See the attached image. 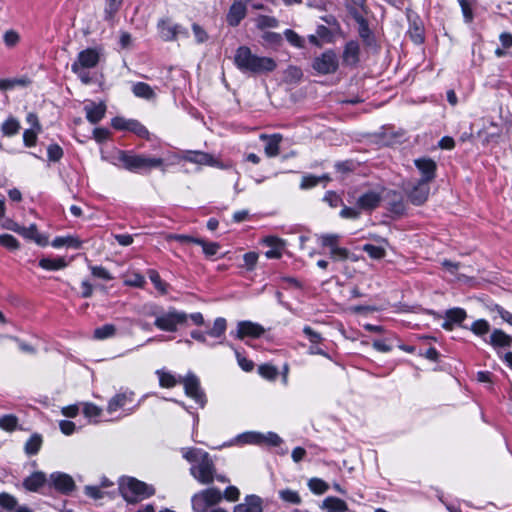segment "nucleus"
<instances>
[{"label":"nucleus","mask_w":512,"mask_h":512,"mask_svg":"<svg viewBox=\"0 0 512 512\" xmlns=\"http://www.w3.org/2000/svg\"><path fill=\"white\" fill-rule=\"evenodd\" d=\"M308 487L317 495L324 494L329 489V485L320 478H311L308 481Z\"/></svg>","instance_id":"obj_38"},{"label":"nucleus","mask_w":512,"mask_h":512,"mask_svg":"<svg viewBox=\"0 0 512 512\" xmlns=\"http://www.w3.org/2000/svg\"><path fill=\"white\" fill-rule=\"evenodd\" d=\"M181 383L184 385L185 394L199 404L200 407H204L206 404V397L197 376L193 373H188L183 377Z\"/></svg>","instance_id":"obj_9"},{"label":"nucleus","mask_w":512,"mask_h":512,"mask_svg":"<svg viewBox=\"0 0 512 512\" xmlns=\"http://www.w3.org/2000/svg\"><path fill=\"white\" fill-rule=\"evenodd\" d=\"M157 27L159 35L164 41L175 40L178 35L188 37V31L185 28L178 24H172L169 20H160Z\"/></svg>","instance_id":"obj_12"},{"label":"nucleus","mask_w":512,"mask_h":512,"mask_svg":"<svg viewBox=\"0 0 512 512\" xmlns=\"http://www.w3.org/2000/svg\"><path fill=\"white\" fill-rule=\"evenodd\" d=\"M181 454L191 464L190 474L195 480L204 485L213 483L216 468L208 452L199 448L186 447L181 449Z\"/></svg>","instance_id":"obj_1"},{"label":"nucleus","mask_w":512,"mask_h":512,"mask_svg":"<svg viewBox=\"0 0 512 512\" xmlns=\"http://www.w3.org/2000/svg\"><path fill=\"white\" fill-rule=\"evenodd\" d=\"M488 343L495 349L510 348L512 346V336L501 329H494Z\"/></svg>","instance_id":"obj_21"},{"label":"nucleus","mask_w":512,"mask_h":512,"mask_svg":"<svg viewBox=\"0 0 512 512\" xmlns=\"http://www.w3.org/2000/svg\"><path fill=\"white\" fill-rule=\"evenodd\" d=\"M404 190L414 205H421L428 199L430 183L421 180L409 182Z\"/></svg>","instance_id":"obj_8"},{"label":"nucleus","mask_w":512,"mask_h":512,"mask_svg":"<svg viewBox=\"0 0 512 512\" xmlns=\"http://www.w3.org/2000/svg\"><path fill=\"white\" fill-rule=\"evenodd\" d=\"M84 110L86 112L87 120L92 124H96L104 117L106 105L103 102H90L85 105Z\"/></svg>","instance_id":"obj_19"},{"label":"nucleus","mask_w":512,"mask_h":512,"mask_svg":"<svg viewBox=\"0 0 512 512\" xmlns=\"http://www.w3.org/2000/svg\"><path fill=\"white\" fill-rule=\"evenodd\" d=\"M317 241L322 247L329 248L330 251L339 246L340 235L336 233L320 234L317 235Z\"/></svg>","instance_id":"obj_32"},{"label":"nucleus","mask_w":512,"mask_h":512,"mask_svg":"<svg viewBox=\"0 0 512 512\" xmlns=\"http://www.w3.org/2000/svg\"><path fill=\"white\" fill-rule=\"evenodd\" d=\"M360 48L359 44L355 41H350L345 45L343 51V62L349 66H355L359 61Z\"/></svg>","instance_id":"obj_22"},{"label":"nucleus","mask_w":512,"mask_h":512,"mask_svg":"<svg viewBox=\"0 0 512 512\" xmlns=\"http://www.w3.org/2000/svg\"><path fill=\"white\" fill-rule=\"evenodd\" d=\"M312 66L319 74H333L337 71L339 66L338 57L332 50L325 51L314 59Z\"/></svg>","instance_id":"obj_7"},{"label":"nucleus","mask_w":512,"mask_h":512,"mask_svg":"<svg viewBox=\"0 0 512 512\" xmlns=\"http://www.w3.org/2000/svg\"><path fill=\"white\" fill-rule=\"evenodd\" d=\"M262 499L256 495L246 496L244 502L234 507V512H262Z\"/></svg>","instance_id":"obj_20"},{"label":"nucleus","mask_w":512,"mask_h":512,"mask_svg":"<svg viewBox=\"0 0 512 512\" xmlns=\"http://www.w3.org/2000/svg\"><path fill=\"white\" fill-rule=\"evenodd\" d=\"M256 25L259 29L275 28L278 26V20L267 15H260L256 18Z\"/></svg>","instance_id":"obj_44"},{"label":"nucleus","mask_w":512,"mask_h":512,"mask_svg":"<svg viewBox=\"0 0 512 512\" xmlns=\"http://www.w3.org/2000/svg\"><path fill=\"white\" fill-rule=\"evenodd\" d=\"M303 333L307 336L311 345L320 344L323 340L322 336L318 332L314 331L310 326H305L303 328Z\"/></svg>","instance_id":"obj_59"},{"label":"nucleus","mask_w":512,"mask_h":512,"mask_svg":"<svg viewBox=\"0 0 512 512\" xmlns=\"http://www.w3.org/2000/svg\"><path fill=\"white\" fill-rule=\"evenodd\" d=\"M235 442L241 444H262L263 434L257 432H245L238 435Z\"/></svg>","instance_id":"obj_34"},{"label":"nucleus","mask_w":512,"mask_h":512,"mask_svg":"<svg viewBox=\"0 0 512 512\" xmlns=\"http://www.w3.org/2000/svg\"><path fill=\"white\" fill-rule=\"evenodd\" d=\"M464 17L465 22L469 23L473 20V2L474 0H457Z\"/></svg>","instance_id":"obj_45"},{"label":"nucleus","mask_w":512,"mask_h":512,"mask_svg":"<svg viewBox=\"0 0 512 512\" xmlns=\"http://www.w3.org/2000/svg\"><path fill=\"white\" fill-rule=\"evenodd\" d=\"M279 498L288 504L292 505H300L302 503V498L300 494L292 489L286 488L279 490L278 492Z\"/></svg>","instance_id":"obj_33"},{"label":"nucleus","mask_w":512,"mask_h":512,"mask_svg":"<svg viewBox=\"0 0 512 512\" xmlns=\"http://www.w3.org/2000/svg\"><path fill=\"white\" fill-rule=\"evenodd\" d=\"M265 329L258 323L251 321H241L237 324V338L243 339L245 337L258 338L263 335Z\"/></svg>","instance_id":"obj_17"},{"label":"nucleus","mask_w":512,"mask_h":512,"mask_svg":"<svg viewBox=\"0 0 512 512\" xmlns=\"http://www.w3.org/2000/svg\"><path fill=\"white\" fill-rule=\"evenodd\" d=\"M261 139L266 141L265 153L268 157H275L279 154V145L282 140L280 134H273L271 136L261 135Z\"/></svg>","instance_id":"obj_24"},{"label":"nucleus","mask_w":512,"mask_h":512,"mask_svg":"<svg viewBox=\"0 0 512 512\" xmlns=\"http://www.w3.org/2000/svg\"><path fill=\"white\" fill-rule=\"evenodd\" d=\"M39 266L45 270H60L67 266V262L63 257L58 258H42Z\"/></svg>","instance_id":"obj_31"},{"label":"nucleus","mask_w":512,"mask_h":512,"mask_svg":"<svg viewBox=\"0 0 512 512\" xmlns=\"http://www.w3.org/2000/svg\"><path fill=\"white\" fill-rule=\"evenodd\" d=\"M188 314L170 307L167 311L155 314L154 325L162 331L176 332L178 327L186 325Z\"/></svg>","instance_id":"obj_5"},{"label":"nucleus","mask_w":512,"mask_h":512,"mask_svg":"<svg viewBox=\"0 0 512 512\" xmlns=\"http://www.w3.org/2000/svg\"><path fill=\"white\" fill-rule=\"evenodd\" d=\"M222 499L220 490L208 488L193 495L191 502L194 512H206L209 507L218 504Z\"/></svg>","instance_id":"obj_6"},{"label":"nucleus","mask_w":512,"mask_h":512,"mask_svg":"<svg viewBox=\"0 0 512 512\" xmlns=\"http://www.w3.org/2000/svg\"><path fill=\"white\" fill-rule=\"evenodd\" d=\"M19 34L14 30L6 31L4 34V43L8 47H13L19 42Z\"/></svg>","instance_id":"obj_64"},{"label":"nucleus","mask_w":512,"mask_h":512,"mask_svg":"<svg viewBox=\"0 0 512 512\" xmlns=\"http://www.w3.org/2000/svg\"><path fill=\"white\" fill-rule=\"evenodd\" d=\"M149 278L151 282L154 284L155 288L161 293H167V284L163 282L160 278V275L155 270L149 271Z\"/></svg>","instance_id":"obj_49"},{"label":"nucleus","mask_w":512,"mask_h":512,"mask_svg":"<svg viewBox=\"0 0 512 512\" xmlns=\"http://www.w3.org/2000/svg\"><path fill=\"white\" fill-rule=\"evenodd\" d=\"M470 330L477 336H484L490 331V324L485 319H478L472 323Z\"/></svg>","instance_id":"obj_41"},{"label":"nucleus","mask_w":512,"mask_h":512,"mask_svg":"<svg viewBox=\"0 0 512 512\" xmlns=\"http://www.w3.org/2000/svg\"><path fill=\"white\" fill-rule=\"evenodd\" d=\"M258 257L259 255L256 252H248L244 254L243 260L245 268L249 271H252L257 264Z\"/></svg>","instance_id":"obj_57"},{"label":"nucleus","mask_w":512,"mask_h":512,"mask_svg":"<svg viewBox=\"0 0 512 512\" xmlns=\"http://www.w3.org/2000/svg\"><path fill=\"white\" fill-rule=\"evenodd\" d=\"M134 394L132 392H123L118 393L113 396L107 405V412L109 414H113L119 410H123L124 413L121 416H127L131 414V409H126V407L133 402Z\"/></svg>","instance_id":"obj_11"},{"label":"nucleus","mask_w":512,"mask_h":512,"mask_svg":"<svg viewBox=\"0 0 512 512\" xmlns=\"http://www.w3.org/2000/svg\"><path fill=\"white\" fill-rule=\"evenodd\" d=\"M323 200L326 203H328V205L330 207H333V208L339 206L342 203V199L340 198V196L333 191H328L325 194Z\"/></svg>","instance_id":"obj_63"},{"label":"nucleus","mask_w":512,"mask_h":512,"mask_svg":"<svg viewBox=\"0 0 512 512\" xmlns=\"http://www.w3.org/2000/svg\"><path fill=\"white\" fill-rule=\"evenodd\" d=\"M156 374L159 378V384L163 388H172L176 386L178 383H181L182 377L177 378L172 373L165 371L164 369L157 370Z\"/></svg>","instance_id":"obj_28"},{"label":"nucleus","mask_w":512,"mask_h":512,"mask_svg":"<svg viewBox=\"0 0 512 512\" xmlns=\"http://www.w3.org/2000/svg\"><path fill=\"white\" fill-rule=\"evenodd\" d=\"M42 445V437L38 434L32 435L25 443V452L28 455H35L38 453Z\"/></svg>","instance_id":"obj_35"},{"label":"nucleus","mask_w":512,"mask_h":512,"mask_svg":"<svg viewBox=\"0 0 512 512\" xmlns=\"http://www.w3.org/2000/svg\"><path fill=\"white\" fill-rule=\"evenodd\" d=\"M116 334V327L113 324H105L94 330V338L104 340L113 337Z\"/></svg>","instance_id":"obj_36"},{"label":"nucleus","mask_w":512,"mask_h":512,"mask_svg":"<svg viewBox=\"0 0 512 512\" xmlns=\"http://www.w3.org/2000/svg\"><path fill=\"white\" fill-rule=\"evenodd\" d=\"M20 129V124L15 118H8L2 124V132L5 136H13L18 133Z\"/></svg>","instance_id":"obj_40"},{"label":"nucleus","mask_w":512,"mask_h":512,"mask_svg":"<svg viewBox=\"0 0 512 512\" xmlns=\"http://www.w3.org/2000/svg\"><path fill=\"white\" fill-rule=\"evenodd\" d=\"M329 256L334 261H346L351 260L353 262H356L359 260V257L353 253H350V251L343 247H336L333 250L329 251Z\"/></svg>","instance_id":"obj_30"},{"label":"nucleus","mask_w":512,"mask_h":512,"mask_svg":"<svg viewBox=\"0 0 512 512\" xmlns=\"http://www.w3.org/2000/svg\"><path fill=\"white\" fill-rule=\"evenodd\" d=\"M196 244L197 245H200L203 249V252L206 256H213L215 255L220 246L218 243H215V242H206L204 241L203 239H200V238H197V241H196Z\"/></svg>","instance_id":"obj_46"},{"label":"nucleus","mask_w":512,"mask_h":512,"mask_svg":"<svg viewBox=\"0 0 512 512\" xmlns=\"http://www.w3.org/2000/svg\"><path fill=\"white\" fill-rule=\"evenodd\" d=\"M321 509L326 512H347L348 506L342 499L330 496L323 500Z\"/></svg>","instance_id":"obj_23"},{"label":"nucleus","mask_w":512,"mask_h":512,"mask_svg":"<svg viewBox=\"0 0 512 512\" xmlns=\"http://www.w3.org/2000/svg\"><path fill=\"white\" fill-rule=\"evenodd\" d=\"M99 62V54L95 49H85L78 54L77 60L71 65L72 71H77L78 67L94 68Z\"/></svg>","instance_id":"obj_16"},{"label":"nucleus","mask_w":512,"mask_h":512,"mask_svg":"<svg viewBox=\"0 0 512 512\" xmlns=\"http://www.w3.org/2000/svg\"><path fill=\"white\" fill-rule=\"evenodd\" d=\"M119 161H121L125 169L132 172L148 171L155 168H160L162 171H165L164 160L158 157L121 152Z\"/></svg>","instance_id":"obj_3"},{"label":"nucleus","mask_w":512,"mask_h":512,"mask_svg":"<svg viewBox=\"0 0 512 512\" xmlns=\"http://www.w3.org/2000/svg\"><path fill=\"white\" fill-rule=\"evenodd\" d=\"M41 131H38L37 128H29L26 129L23 133V142L27 147H32L36 144L37 136Z\"/></svg>","instance_id":"obj_51"},{"label":"nucleus","mask_w":512,"mask_h":512,"mask_svg":"<svg viewBox=\"0 0 512 512\" xmlns=\"http://www.w3.org/2000/svg\"><path fill=\"white\" fill-rule=\"evenodd\" d=\"M258 372L263 378L267 380H274L278 375V370L276 367L269 364H263L259 366Z\"/></svg>","instance_id":"obj_48"},{"label":"nucleus","mask_w":512,"mask_h":512,"mask_svg":"<svg viewBox=\"0 0 512 512\" xmlns=\"http://www.w3.org/2000/svg\"><path fill=\"white\" fill-rule=\"evenodd\" d=\"M319 182H321V178L313 175H305L302 177L300 188L303 190L310 189L315 187Z\"/></svg>","instance_id":"obj_58"},{"label":"nucleus","mask_w":512,"mask_h":512,"mask_svg":"<svg viewBox=\"0 0 512 512\" xmlns=\"http://www.w3.org/2000/svg\"><path fill=\"white\" fill-rule=\"evenodd\" d=\"M363 250L372 258V259H382L386 255V251L381 246H376L373 244H365L363 246Z\"/></svg>","instance_id":"obj_42"},{"label":"nucleus","mask_w":512,"mask_h":512,"mask_svg":"<svg viewBox=\"0 0 512 512\" xmlns=\"http://www.w3.org/2000/svg\"><path fill=\"white\" fill-rule=\"evenodd\" d=\"M466 316V311L459 307L449 309L445 313V318L450 319L454 324H460Z\"/></svg>","instance_id":"obj_39"},{"label":"nucleus","mask_w":512,"mask_h":512,"mask_svg":"<svg viewBox=\"0 0 512 512\" xmlns=\"http://www.w3.org/2000/svg\"><path fill=\"white\" fill-rule=\"evenodd\" d=\"M0 245L9 250H17L19 248L18 240L10 234L0 235Z\"/></svg>","instance_id":"obj_50"},{"label":"nucleus","mask_w":512,"mask_h":512,"mask_svg":"<svg viewBox=\"0 0 512 512\" xmlns=\"http://www.w3.org/2000/svg\"><path fill=\"white\" fill-rule=\"evenodd\" d=\"M247 5L243 0H234L232 3L226 20L230 26H237L241 20L246 16Z\"/></svg>","instance_id":"obj_18"},{"label":"nucleus","mask_w":512,"mask_h":512,"mask_svg":"<svg viewBox=\"0 0 512 512\" xmlns=\"http://www.w3.org/2000/svg\"><path fill=\"white\" fill-rule=\"evenodd\" d=\"M18 418L13 414H6L0 417V428L7 432H12L17 428Z\"/></svg>","instance_id":"obj_37"},{"label":"nucleus","mask_w":512,"mask_h":512,"mask_svg":"<svg viewBox=\"0 0 512 512\" xmlns=\"http://www.w3.org/2000/svg\"><path fill=\"white\" fill-rule=\"evenodd\" d=\"M49 484L57 491L67 494L74 490L75 482L73 478L62 472H54L49 477Z\"/></svg>","instance_id":"obj_13"},{"label":"nucleus","mask_w":512,"mask_h":512,"mask_svg":"<svg viewBox=\"0 0 512 512\" xmlns=\"http://www.w3.org/2000/svg\"><path fill=\"white\" fill-rule=\"evenodd\" d=\"M119 489L123 498L129 503H136L155 493V489L152 486L132 477L122 478L119 483Z\"/></svg>","instance_id":"obj_4"},{"label":"nucleus","mask_w":512,"mask_h":512,"mask_svg":"<svg viewBox=\"0 0 512 512\" xmlns=\"http://www.w3.org/2000/svg\"><path fill=\"white\" fill-rule=\"evenodd\" d=\"M285 75H286L287 80H289L291 82H298L302 78L303 73H302L301 69H299L295 66H290L286 70Z\"/></svg>","instance_id":"obj_62"},{"label":"nucleus","mask_w":512,"mask_h":512,"mask_svg":"<svg viewBox=\"0 0 512 512\" xmlns=\"http://www.w3.org/2000/svg\"><path fill=\"white\" fill-rule=\"evenodd\" d=\"M89 268L94 277L101 278L107 281L113 279L109 271L102 266H90Z\"/></svg>","instance_id":"obj_56"},{"label":"nucleus","mask_w":512,"mask_h":512,"mask_svg":"<svg viewBox=\"0 0 512 512\" xmlns=\"http://www.w3.org/2000/svg\"><path fill=\"white\" fill-rule=\"evenodd\" d=\"M51 245L54 248H61L63 246L72 247L79 249L82 245V241L75 236H60L53 239Z\"/></svg>","instance_id":"obj_29"},{"label":"nucleus","mask_w":512,"mask_h":512,"mask_svg":"<svg viewBox=\"0 0 512 512\" xmlns=\"http://www.w3.org/2000/svg\"><path fill=\"white\" fill-rule=\"evenodd\" d=\"M234 64L243 73L262 74L276 69L277 64L273 58L258 56L252 53L247 46L237 48L234 55Z\"/></svg>","instance_id":"obj_2"},{"label":"nucleus","mask_w":512,"mask_h":512,"mask_svg":"<svg viewBox=\"0 0 512 512\" xmlns=\"http://www.w3.org/2000/svg\"><path fill=\"white\" fill-rule=\"evenodd\" d=\"M124 284L132 287H142L145 284V278L139 273H132L125 278Z\"/></svg>","instance_id":"obj_52"},{"label":"nucleus","mask_w":512,"mask_h":512,"mask_svg":"<svg viewBox=\"0 0 512 512\" xmlns=\"http://www.w3.org/2000/svg\"><path fill=\"white\" fill-rule=\"evenodd\" d=\"M185 161L198 164V165H206L212 167L225 168L224 165L220 164L218 160H216L211 154L201 152V151H187L182 157Z\"/></svg>","instance_id":"obj_14"},{"label":"nucleus","mask_w":512,"mask_h":512,"mask_svg":"<svg viewBox=\"0 0 512 512\" xmlns=\"http://www.w3.org/2000/svg\"><path fill=\"white\" fill-rule=\"evenodd\" d=\"M18 234L23 236L26 239L33 240L39 245H46L47 239L42 237L37 230V226L35 224H31L29 227H17Z\"/></svg>","instance_id":"obj_25"},{"label":"nucleus","mask_w":512,"mask_h":512,"mask_svg":"<svg viewBox=\"0 0 512 512\" xmlns=\"http://www.w3.org/2000/svg\"><path fill=\"white\" fill-rule=\"evenodd\" d=\"M340 216L344 219H357L360 216V209L357 206L355 208L344 206Z\"/></svg>","instance_id":"obj_61"},{"label":"nucleus","mask_w":512,"mask_h":512,"mask_svg":"<svg viewBox=\"0 0 512 512\" xmlns=\"http://www.w3.org/2000/svg\"><path fill=\"white\" fill-rule=\"evenodd\" d=\"M284 35L287 39V41L295 46V47H298V48H301L303 47L304 45V40L296 33L294 32L293 30L291 29H287L285 32H284Z\"/></svg>","instance_id":"obj_54"},{"label":"nucleus","mask_w":512,"mask_h":512,"mask_svg":"<svg viewBox=\"0 0 512 512\" xmlns=\"http://www.w3.org/2000/svg\"><path fill=\"white\" fill-rule=\"evenodd\" d=\"M226 330V320L222 317L215 319L213 327L207 332L212 337H220Z\"/></svg>","instance_id":"obj_43"},{"label":"nucleus","mask_w":512,"mask_h":512,"mask_svg":"<svg viewBox=\"0 0 512 512\" xmlns=\"http://www.w3.org/2000/svg\"><path fill=\"white\" fill-rule=\"evenodd\" d=\"M47 155L49 161L57 162L62 158L63 150L59 145L51 144L47 148Z\"/></svg>","instance_id":"obj_53"},{"label":"nucleus","mask_w":512,"mask_h":512,"mask_svg":"<svg viewBox=\"0 0 512 512\" xmlns=\"http://www.w3.org/2000/svg\"><path fill=\"white\" fill-rule=\"evenodd\" d=\"M414 164L421 174L419 180L431 183L435 179L437 165L434 160L423 157L415 159Z\"/></svg>","instance_id":"obj_15"},{"label":"nucleus","mask_w":512,"mask_h":512,"mask_svg":"<svg viewBox=\"0 0 512 512\" xmlns=\"http://www.w3.org/2000/svg\"><path fill=\"white\" fill-rule=\"evenodd\" d=\"M45 482V474L43 472H35L24 480L23 485L29 491H37Z\"/></svg>","instance_id":"obj_26"},{"label":"nucleus","mask_w":512,"mask_h":512,"mask_svg":"<svg viewBox=\"0 0 512 512\" xmlns=\"http://www.w3.org/2000/svg\"><path fill=\"white\" fill-rule=\"evenodd\" d=\"M382 196V187L369 189L358 197L356 205L360 210L371 211L379 206Z\"/></svg>","instance_id":"obj_10"},{"label":"nucleus","mask_w":512,"mask_h":512,"mask_svg":"<svg viewBox=\"0 0 512 512\" xmlns=\"http://www.w3.org/2000/svg\"><path fill=\"white\" fill-rule=\"evenodd\" d=\"M132 92L136 97L146 100H152L156 97V93L153 88L144 82L135 83L132 87Z\"/></svg>","instance_id":"obj_27"},{"label":"nucleus","mask_w":512,"mask_h":512,"mask_svg":"<svg viewBox=\"0 0 512 512\" xmlns=\"http://www.w3.org/2000/svg\"><path fill=\"white\" fill-rule=\"evenodd\" d=\"M128 131L135 133L140 137H147L148 130L138 121L132 120L131 124L127 128Z\"/></svg>","instance_id":"obj_60"},{"label":"nucleus","mask_w":512,"mask_h":512,"mask_svg":"<svg viewBox=\"0 0 512 512\" xmlns=\"http://www.w3.org/2000/svg\"><path fill=\"white\" fill-rule=\"evenodd\" d=\"M0 506L7 510H13L17 506L16 499L7 493L0 494Z\"/></svg>","instance_id":"obj_55"},{"label":"nucleus","mask_w":512,"mask_h":512,"mask_svg":"<svg viewBox=\"0 0 512 512\" xmlns=\"http://www.w3.org/2000/svg\"><path fill=\"white\" fill-rule=\"evenodd\" d=\"M83 414L90 419H97L102 414V409L93 403L83 404Z\"/></svg>","instance_id":"obj_47"}]
</instances>
